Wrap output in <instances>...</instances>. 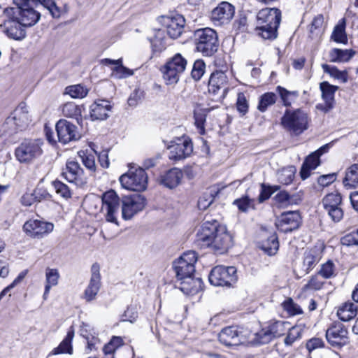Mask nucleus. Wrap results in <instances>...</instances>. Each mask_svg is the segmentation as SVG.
<instances>
[{
  "label": "nucleus",
  "instance_id": "obj_50",
  "mask_svg": "<svg viewBox=\"0 0 358 358\" xmlns=\"http://www.w3.org/2000/svg\"><path fill=\"white\" fill-rule=\"evenodd\" d=\"M322 68L325 73L329 74L331 77L343 83L348 81V73L345 71H340L336 66L328 64H322Z\"/></svg>",
  "mask_w": 358,
  "mask_h": 358
},
{
  "label": "nucleus",
  "instance_id": "obj_56",
  "mask_svg": "<svg viewBox=\"0 0 358 358\" xmlns=\"http://www.w3.org/2000/svg\"><path fill=\"white\" fill-rule=\"evenodd\" d=\"M133 75V71L124 66L122 63L118 64L112 69V76L117 79H123Z\"/></svg>",
  "mask_w": 358,
  "mask_h": 358
},
{
  "label": "nucleus",
  "instance_id": "obj_62",
  "mask_svg": "<svg viewBox=\"0 0 358 358\" xmlns=\"http://www.w3.org/2000/svg\"><path fill=\"white\" fill-rule=\"evenodd\" d=\"M78 154L85 166L92 172H94L96 171L94 157L92 155H87L84 152H80Z\"/></svg>",
  "mask_w": 358,
  "mask_h": 358
},
{
  "label": "nucleus",
  "instance_id": "obj_24",
  "mask_svg": "<svg viewBox=\"0 0 358 358\" xmlns=\"http://www.w3.org/2000/svg\"><path fill=\"white\" fill-rule=\"evenodd\" d=\"M328 342L336 347H341L348 342V331L341 323H335L326 331Z\"/></svg>",
  "mask_w": 358,
  "mask_h": 358
},
{
  "label": "nucleus",
  "instance_id": "obj_36",
  "mask_svg": "<svg viewBox=\"0 0 358 358\" xmlns=\"http://www.w3.org/2000/svg\"><path fill=\"white\" fill-rule=\"evenodd\" d=\"M305 326L302 324H296L287 329V334L284 339V343L287 346H291L294 342L300 340L304 332Z\"/></svg>",
  "mask_w": 358,
  "mask_h": 358
},
{
  "label": "nucleus",
  "instance_id": "obj_1",
  "mask_svg": "<svg viewBox=\"0 0 358 358\" xmlns=\"http://www.w3.org/2000/svg\"><path fill=\"white\" fill-rule=\"evenodd\" d=\"M196 242L201 247L223 253L233 244V238L224 225L217 220L204 221L196 233Z\"/></svg>",
  "mask_w": 358,
  "mask_h": 358
},
{
  "label": "nucleus",
  "instance_id": "obj_46",
  "mask_svg": "<svg viewBox=\"0 0 358 358\" xmlns=\"http://www.w3.org/2000/svg\"><path fill=\"white\" fill-rule=\"evenodd\" d=\"M166 40L164 31L158 29L155 30L154 36L150 38V43L155 51L160 52L166 48Z\"/></svg>",
  "mask_w": 358,
  "mask_h": 358
},
{
  "label": "nucleus",
  "instance_id": "obj_43",
  "mask_svg": "<svg viewBox=\"0 0 358 358\" xmlns=\"http://www.w3.org/2000/svg\"><path fill=\"white\" fill-rule=\"evenodd\" d=\"M260 248L268 255H275L279 248L277 235L274 233L272 234L266 240L262 241Z\"/></svg>",
  "mask_w": 358,
  "mask_h": 358
},
{
  "label": "nucleus",
  "instance_id": "obj_18",
  "mask_svg": "<svg viewBox=\"0 0 358 358\" xmlns=\"http://www.w3.org/2000/svg\"><path fill=\"white\" fill-rule=\"evenodd\" d=\"M157 20L166 29L168 35L172 38H177L180 36L185 24V18L179 14L171 16H161Z\"/></svg>",
  "mask_w": 358,
  "mask_h": 358
},
{
  "label": "nucleus",
  "instance_id": "obj_53",
  "mask_svg": "<svg viewBox=\"0 0 358 358\" xmlns=\"http://www.w3.org/2000/svg\"><path fill=\"white\" fill-rule=\"evenodd\" d=\"M88 90L81 85H75L66 88V94L74 99H82L87 96Z\"/></svg>",
  "mask_w": 358,
  "mask_h": 358
},
{
  "label": "nucleus",
  "instance_id": "obj_31",
  "mask_svg": "<svg viewBox=\"0 0 358 358\" xmlns=\"http://www.w3.org/2000/svg\"><path fill=\"white\" fill-rule=\"evenodd\" d=\"M74 337V330L73 327H71L65 338L62 340V341L59 343V345L53 348L52 351L49 353L48 357L52 355H57L59 354H73V346H72V341Z\"/></svg>",
  "mask_w": 358,
  "mask_h": 358
},
{
  "label": "nucleus",
  "instance_id": "obj_8",
  "mask_svg": "<svg viewBox=\"0 0 358 358\" xmlns=\"http://www.w3.org/2000/svg\"><path fill=\"white\" fill-rule=\"evenodd\" d=\"M187 64V59L180 53L176 54L169 59L162 70L163 78L166 83L167 85L177 83L181 74L185 71Z\"/></svg>",
  "mask_w": 358,
  "mask_h": 358
},
{
  "label": "nucleus",
  "instance_id": "obj_14",
  "mask_svg": "<svg viewBox=\"0 0 358 358\" xmlns=\"http://www.w3.org/2000/svg\"><path fill=\"white\" fill-rule=\"evenodd\" d=\"M167 149L169 158L173 161H179L190 156L193 151V145L189 137L182 136L171 141Z\"/></svg>",
  "mask_w": 358,
  "mask_h": 358
},
{
  "label": "nucleus",
  "instance_id": "obj_34",
  "mask_svg": "<svg viewBox=\"0 0 358 358\" xmlns=\"http://www.w3.org/2000/svg\"><path fill=\"white\" fill-rule=\"evenodd\" d=\"M202 285L201 278L192 276L181 281L180 289L187 294H194L202 289Z\"/></svg>",
  "mask_w": 358,
  "mask_h": 358
},
{
  "label": "nucleus",
  "instance_id": "obj_29",
  "mask_svg": "<svg viewBox=\"0 0 358 358\" xmlns=\"http://www.w3.org/2000/svg\"><path fill=\"white\" fill-rule=\"evenodd\" d=\"M112 106L106 99H98L90 106V117L94 120H104L108 118Z\"/></svg>",
  "mask_w": 358,
  "mask_h": 358
},
{
  "label": "nucleus",
  "instance_id": "obj_22",
  "mask_svg": "<svg viewBox=\"0 0 358 358\" xmlns=\"http://www.w3.org/2000/svg\"><path fill=\"white\" fill-rule=\"evenodd\" d=\"M8 19L1 25L6 35L15 40H22L26 36L25 26L22 25L15 15H6Z\"/></svg>",
  "mask_w": 358,
  "mask_h": 358
},
{
  "label": "nucleus",
  "instance_id": "obj_15",
  "mask_svg": "<svg viewBox=\"0 0 358 358\" xmlns=\"http://www.w3.org/2000/svg\"><path fill=\"white\" fill-rule=\"evenodd\" d=\"M27 236L34 239H42L54 229V224L44 220L30 219L22 227Z\"/></svg>",
  "mask_w": 358,
  "mask_h": 358
},
{
  "label": "nucleus",
  "instance_id": "obj_13",
  "mask_svg": "<svg viewBox=\"0 0 358 358\" xmlns=\"http://www.w3.org/2000/svg\"><path fill=\"white\" fill-rule=\"evenodd\" d=\"M236 280V269L234 266H217L209 274V281L215 286H230Z\"/></svg>",
  "mask_w": 358,
  "mask_h": 358
},
{
  "label": "nucleus",
  "instance_id": "obj_26",
  "mask_svg": "<svg viewBox=\"0 0 358 358\" xmlns=\"http://www.w3.org/2000/svg\"><path fill=\"white\" fill-rule=\"evenodd\" d=\"M257 24L278 27L281 21V11L275 8H265L260 10L256 16Z\"/></svg>",
  "mask_w": 358,
  "mask_h": 358
},
{
  "label": "nucleus",
  "instance_id": "obj_40",
  "mask_svg": "<svg viewBox=\"0 0 358 358\" xmlns=\"http://www.w3.org/2000/svg\"><path fill=\"white\" fill-rule=\"evenodd\" d=\"M278 27H273L270 26V24H257L255 32L257 35L262 39L272 41L275 39L278 36Z\"/></svg>",
  "mask_w": 358,
  "mask_h": 358
},
{
  "label": "nucleus",
  "instance_id": "obj_54",
  "mask_svg": "<svg viewBox=\"0 0 358 358\" xmlns=\"http://www.w3.org/2000/svg\"><path fill=\"white\" fill-rule=\"evenodd\" d=\"M282 307L289 315L294 316L303 313L302 308L296 303L291 298L287 299L282 303Z\"/></svg>",
  "mask_w": 358,
  "mask_h": 358
},
{
  "label": "nucleus",
  "instance_id": "obj_28",
  "mask_svg": "<svg viewBox=\"0 0 358 358\" xmlns=\"http://www.w3.org/2000/svg\"><path fill=\"white\" fill-rule=\"evenodd\" d=\"M228 78L226 73L221 71L213 72L209 79L208 91L217 94L221 92L220 96L224 97L227 91Z\"/></svg>",
  "mask_w": 358,
  "mask_h": 358
},
{
  "label": "nucleus",
  "instance_id": "obj_49",
  "mask_svg": "<svg viewBox=\"0 0 358 358\" xmlns=\"http://www.w3.org/2000/svg\"><path fill=\"white\" fill-rule=\"evenodd\" d=\"M216 193V190L213 188L205 192L198 201V208L202 210H206L213 202Z\"/></svg>",
  "mask_w": 358,
  "mask_h": 358
},
{
  "label": "nucleus",
  "instance_id": "obj_6",
  "mask_svg": "<svg viewBox=\"0 0 358 358\" xmlns=\"http://www.w3.org/2000/svg\"><path fill=\"white\" fill-rule=\"evenodd\" d=\"M252 332L246 328L227 327L218 334L221 343L226 346H236L246 343H254L251 336Z\"/></svg>",
  "mask_w": 358,
  "mask_h": 358
},
{
  "label": "nucleus",
  "instance_id": "obj_48",
  "mask_svg": "<svg viewBox=\"0 0 358 358\" xmlns=\"http://www.w3.org/2000/svg\"><path fill=\"white\" fill-rule=\"evenodd\" d=\"M277 96L273 92H266L259 97L257 109L264 113L268 108L273 105L276 101Z\"/></svg>",
  "mask_w": 358,
  "mask_h": 358
},
{
  "label": "nucleus",
  "instance_id": "obj_25",
  "mask_svg": "<svg viewBox=\"0 0 358 358\" xmlns=\"http://www.w3.org/2000/svg\"><path fill=\"white\" fill-rule=\"evenodd\" d=\"M301 223V216L297 211L282 213L276 221L277 227L285 233L296 229Z\"/></svg>",
  "mask_w": 358,
  "mask_h": 358
},
{
  "label": "nucleus",
  "instance_id": "obj_52",
  "mask_svg": "<svg viewBox=\"0 0 358 358\" xmlns=\"http://www.w3.org/2000/svg\"><path fill=\"white\" fill-rule=\"evenodd\" d=\"M62 114L67 117H76L81 115V110L73 102L64 103L62 107Z\"/></svg>",
  "mask_w": 358,
  "mask_h": 358
},
{
  "label": "nucleus",
  "instance_id": "obj_12",
  "mask_svg": "<svg viewBox=\"0 0 358 358\" xmlns=\"http://www.w3.org/2000/svg\"><path fill=\"white\" fill-rule=\"evenodd\" d=\"M120 198L114 190L105 192L102 196L101 211L108 222L118 225Z\"/></svg>",
  "mask_w": 358,
  "mask_h": 358
},
{
  "label": "nucleus",
  "instance_id": "obj_20",
  "mask_svg": "<svg viewBox=\"0 0 358 358\" xmlns=\"http://www.w3.org/2000/svg\"><path fill=\"white\" fill-rule=\"evenodd\" d=\"M55 129L58 141L64 144L80 138L76 126L66 120H59L55 125Z\"/></svg>",
  "mask_w": 358,
  "mask_h": 358
},
{
  "label": "nucleus",
  "instance_id": "obj_44",
  "mask_svg": "<svg viewBox=\"0 0 358 358\" xmlns=\"http://www.w3.org/2000/svg\"><path fill=\"white\" fill-rule=\"evenodd\" d=\"M320 89L322 92V98L324 101L334 105V94L338 90V87L324 81L320 84Z\"/></svg>",
  "mask_w": 358,
  "mask_h": 358
},
{
  "label": "nucleus",
  "instance_id": "obj_2",
  "mask_svg": "<svg viewBox=\"0 0 358 358\" xmlns=\"http://www.w3.org/2000/svg\"><path fill=\"white\" fill-rule=\"evenodd\" d=\"M310 117L308 113L301 109H287L281 117L280 123L287 131L299 135L308 129Z\"/></svg>",
  "mask_w": 358,
  "mask_h": 358
},
{
  "label": "nucleus",
  "instance_id": "obj_47",
  "mask_svg": "<svg viewBox=\"0 0 358 358\" xmlns=\"http://www.w3.org/2000/svg\"><path fill=\"white\" fill-rule=\"evenodd\" d=\"M345 29V20L343 18L334 27L333 33L331 34V38L336 43L345 44L348 41V38Z\"/></svg>",
  "mask_w": 358,
  "mask_h": 358
},
{
  "label": "nucleus",
  "instance_id": "obj_55",
  "mask_svg": "<svg viewBox=\"0 0 358 358\" xmlns=\"http://www.w3.org/2000/svg\"><path fill=\"white\" fill-rule=\"evenodd\" d=\"M36 1L41 4L44 8H45L53 17H59L61 10L57 6L54 0H35V2Z\"/></svg>",
  "mask_w": 358,
  "mask_h": 358
},
{
  "label": "nucleus",
  "instance_id": "obj_32",
  "mask_svg": "<svg viewBox=\"0 0 358 358\" xmlns=\"http://www.w3.org/2000/svg\"><path fill=\"white\" fill-rule=\"evenodd\" d=\"M357 313V306L352 302H345L338 307L337 315L338 318L348 322L353 319Z\"/></svg>",
  "mask_w": 358,
  "mask_h": 358
},
{
  "label": "nucleus",
  "instance_id": "obj_57",
  "mask_svg": "<svg viewBox=\"0 0 358 358\" xmlns=\"http://www.w3.org/2000/svg\"><path fill=\"white\" fill-rule=\"evenodd\" d=\"M275 205L278 208L288 206L291 203V197L287 192H280L273 198Z\"/></svg>",
  "mask_w": 358,
  "mask_h": 358
},
{
  "label": "nucleus",
  "instance_id": "obj_63",
  "mask_svg": "<svg viewBox=\"0 0 358 358\" xmlns=\"http://www.w3.org/2000/svg\"><path fill=\"white\" fill-rule=\"evenodd\" d=\"M236 108L242 115H245L248 110V102L245 94L242 92L238 94Z\"/></svg>",
  "mask_w": 358,
  "mask_h": 358
},
{
  "label": "nucleus",
  "instance_id": "obj_4",
  "mask_svg": "<svg viewBox=\"0 0 358 358\" xmlns=\"http://www.w3.org/2000/svg\"><path fill=\"white\" fill-rule=\"evenodd\" d=\"M194 40L197 51L204 56H211L217 50V34L213 29L206 27L196 30L194 33Z\"/></svg>",
  "mask_w": 358,
  "mask_h": 358
},
{
  "label": "nucleus",
  "instance_id": "obj_21",
  "mask_svg": "<svg viewBox=\"0 0 358 358\" xmlns=\"http://www.w3.org/2000/svg\"><path fill=\"white\" fill-rule=\"evenodd\" d=\"M100 266L97 263L92 264L91 267V277L88 285L83 293V299L87 302H91L96 296L101 288Z\"/></svg>",
  "mask_w": 358,
  "mask_h": 358
},
{
  "label": "nucleus",
  "instance_id": "obj_9",
  "mask_svg": "<svg viewBox=\"0 0 358 358\" xmlns=\"http://www.w3.org/2000/svg\"><path fill=\"white\" fill-rule=\"evenodd\" d=\"M197 261L196 254L194 251H188L173 262V268L176 277L180 281L193 276Z\"/></svg>",
  "mask_w": 358,
  "mask_h": 358
},
{
  "label": "nucleus",
  "instance_id": "obj_17",
  "mask_svg": "<svg viewBox=\"0 0 358 358\" xmlns=\"http://www.w3.org/2000/svg\"><path fill=\"white\" fill-rule=\"evenodd\" d=\"M341 202V196L337 192L328 194L322 199L324 208L334 222H339L343 217Z\"/></svg>",
  "mask_w": 358,
  "mask_h": 358
},
{
  "label": "nucleus",
  "instance_id": "obj_30",
  "mask_svg": "<svg viewBox=\"0 0 358 358\" xmlns=\"http://www.w3.org/2000/svg\"><path fill=\"white\" fill-rule=\"evenodd\" d=\"M182 176V172L180 169L173 168L161 175L159 182L168 188L173 189L180 184Z\"/></svg>",
  "mask_w": 358,
  "mask_h": 358
},
{
  "label": "nucleus",
  "instance_id": "obj_39",
  "mask_svg": "<svg viewBox=\"0 0 358 358\" xmlns=\"http://www.w3.org/2000/svg\"><path fill=\"white\" fill-rule=\"evenodd\" d=\"M324 30V17L320 14L313 18L310 25V37L313 39L320 38L323 34Z\"/></svg>",
  "mask_w": 358,
  "mask_h": 358
},
{
  "label": "nucleus",
  "instance_id": "obj_37",
  "mask_svg": "<svg viewBox=\"0 0 358 358\" xmlns=\"http://www.w3.org/2000/svg\"><path fill=\"white\" fill-rule=\"evenodd\" d=\"M355 52L352 50H341L334 48L329 52V58L331 62H347L355 55Z\"/></svg>",
  "mask_w": 358,
  "mask_h": 358
},
{
  "label": "nucleus",
  "instance_id": "obj_59",
  "mask_svg": "<svg viewBox=\"0 0 358 358\" xmlns=\"http://www.w3.org/2000/svg\"><path fill=\"white\" fill-rule=\"evenodd\" d=\"M234 204L236 205L238 208L243 212H246L250 208H254V201L250 199L248 196L236 199L234 201Z\"/></svg>",
  "mask_w": 358,
  "mask_h": 358
},
{
  "label": "nucleus",
  "instance_id": "obj_16",
  "mask_svg": "<svg viewBox=\"0 0 358 358\" xmlns=\"http://www.w3.org/2000/svg\"><path fill=\"white\" fill-rule=\"evenodd\" d=\"M145 206V199L141 194L125 196L122 199V217L130 220Z\"/></svg>",
  "mask_w": 358,
  "mask_h": 358
},
{
  "label": "nucleus",
  "instance_id": "obj_27",
  "mask_svg": "<svg viewBox=\"0 0 358 358\" xmlns=\"http://www.w3.org/2000/svg\"><path fill=\"white\" fill-rule=\"evenodd\" d=\"M328 149L329 145L327 144L324 145L306 157L300 171L301 176L303 180L308 178L310 171L315 169L320 165V157L326 152Z\"/></svg>",
  "mask_w": 358,
  "mask_h": 358
},
{
  "label": "nucleus",
  "instance_id": "obj_60",
  "mask_svg": "<svg viewBox=\"0 0 358 358\" xmlns=\"http://www.w3.org/2000/svg\"><path fill=\"white\" fill-rule=\"evenodd\" d=\"M334 264L331 261H328L322 265L318 274L324 278H329L334 275Z\"/></svg>",
  "mask_w": 358,
  "mask_h": 358
},
{
  "label": "nucleus",
  "instance_id": "obj_58",
  "mask_svg": "<svg viewBox=\"0 0 358 358\" xmlns=\"http://www.w3.org/2000/svg\"><path fill=\"white\" fill-rule=\"evenodd\" d=\"M52 186L54 187L57 194L65 199L70 198L71 196V191L69 187L64 183L55 180L52 182Z\"/></svg>",
  "mask_w": 358,
  "mask_h": 358
},
{
  "label": "nucleus",
  "instance_id": "obj_5",
  "mask_svg": "<svg viewBox=\"0 0 358 358\" xmlns=\"http://www.w3.org/2000/svg\"><path fill=\"white\" fill-rule=\"evenodd\" d=\"M31 121L27 106L20 103L8 116L3 124V129L9 134L25 129Z\"/></svg>",
  "mask_w": 358,
  "mask_h": 358
},
{
  "label": "nucleus",
  "instance_id": "obj_64",
  "mask_svg": "<svg viewBox=\"0 0 358 358\" xmlns=\"http://www.w3.org/2000/svg\"><path fill=\"white\" fill-rule=\"evenodd\" d=\"M341 243L345 245H358V229L347 235H345L342 239Z\"/></svg>",
  "mask_w": 358,
  "mask_h": 358
},
{
  "label": "nucleus",
  "instance_id": "obj_45",
  "mask_svg": "<svg viewBox=\"0 0 358 358\" xmlns=\"http://www.w3.org/2000/svg\"><path fill=\"white\" fill-rule=\"evenodd\" d=\"M322 258V250L319 248H312L305 253L303 264L307 269H311Z\"/></svg>",
  "mask_w": 358,
  "mask_h": 358
},
{
  "label": "nucleus",
  "instance_id": "obj_7",
  "mask_svg": "<svg viewBox=\"0 0 358 358\" xmlns=\"http://www.w3.org/2000/svg\"><path fill=\"white\" fill-rule=\"evenodd\" d=\"M120 182L126 189L142 192L148 187V176L143 169L131 167L120 177Z\"/></svg>",
  "mask_w": 358,
  "mask_h": 358
},
{
  "label": "nucleus",
  "instance_id": "obj_3",
  "mask_svg": "<svg viewBox=\"0 0 358 358\" xmlns=\"http://www.w3.org/2000/svg\"><path fill=\"white\" fill-rule=\"evenodd\" d=\"M31 3H35V0H21L16 8H7L4 13L15 15L22 25L31 27L41 18L40 13L31 6Z\"/></svg>",
  "mask_w": 358,
  "mask_h": 358
},
{
  "label": "nucleus",
  "instance_id": "obj_51",
  "mask_svg": "<svg viewBox=\"0 0 358 358\" xmlns=\"http://www.w3.org/2000/svg\"><path fill=\"white\" fill-rule=\"evenodd\" d=\"M295 169L294 166H289L282 169L278 173V181L284 185L291 183L294 178Z\"/></svg>",
  "mask_w": 358,
  "mask_h": 358
},
{
  "label": "nucleus",
  "instance_id": "obj_61",
  "mask_svg": "<svg viewBox=\"0 0 358 358\" xmlns=\"http://www.w3.org/2000/svg\"><path fill=\"white\" fill-rule=\"evenodd\" d=\"M205 64L201 60H196L193 65L191 72L192 77L195 80H199L202 77L205 71Z\"/></svg>",
  "mask_w": 358,
  "mask_h": 358
},
{
  "label": "nucleus",
  "instance_id": "obj_41",
  "mask_svg": "<svg viewBox=\"0 0 358 358\" xmlns=\"http://www.w3.org/2000/svg\"><path fill=\"white\" fill-rule=\"evenodd\" d=\"M123 344L124 341L122 337L113 336L110 341L103 348L105 358H114V353Z\"/></svg>",
  "mask_w": 358,
  "mask_h": 358
},
{
  "label": "nucleus",
  "instance_id": "obj_23",
  "mask_svg": "<svg viewBox=\"0 0 358 358\" xmlns=\"http://www.w3.org/2000/svg\"><path fill=\"white\" fill-rule=\"evenodd\" d=\"M234 15V6L228 2L223 1L212 10L210 19L215 25H222L228 23Z\"/></svg>",
  "mask_w": 358,
  "mask_h": 358
},
{
  "label": "nucleus",
  "instance_id": "obj_19",
  "mask_svg": "<svg viewBox=\"0 0 358 358\" xmlns=\"http://www.w3.org/2000/svg\"><path fill=\"white\" fill-rule=\"evenodd\" d=\"M62 176L68 182L74 183L77 186H83L87 182V178L84 175L83 169L78 162L74 160L67 161Z\"/></svg>",
  "mask_w": 358,
  "mask_h": 358
},
{
  "label": "nucleus",
  "instance_id": "obj_42",
  "mask_svg": "<svg viewBox=\"0 0 358 358\" xmlns=\"http://www.w3.org/2000/svg\"><path fill=\"white\" fill-rule=\"evenodd\" d=\"M276 92L279 94L283 105L286 107L291 106L299 97L298 91H289L281 86L276 87Z\"/></svg>",
  "mask_w": 358,
  "mask_h": 358
},
{
  "label": "nucleus",
  "instance_id": "obj_11",
  "mask_svg": "<svg viewBox=\"0 0 358 358\" xmlns=\"http://www.w3.org/2000/svg\"><path fill=\"white\" fill-rule=\"evenodd\" d=\"M289 329V322L277 321L271 324L267 328L253 334L252 341L257 344H266L274 338L280 337Z\"/></svg>",
  "mask_w": 358,
  "mask_h": 358
},
{
  "label": "nucleus",
  "instance_id": "obj_35",
  "mask_svg": "<svg viewBox=\"0 0 358 358\" xmlns=\"http://www.w3.org/2000/svg\"><path fill=\"white\" fill-rule=\"evenodd\" d=\"M59 273L57 268H47L45 269V285L43 294V299H46L52 287L58 284Z\"/></svg>",
  "mask_w": 358,
  "mask_h": 358
},
{
  "label": "nucleus",
  "instance_id": "obj_38",
  "mask_svg": "<svg viewBox=\"0 0 358 358\" xmlns=\"http://www.w3.org/2000/svg\"><path fill=\"white\" fill-rule=\"evenodd\" d=\"M213 109V108H202L196 106L194 110V117L195 125L200 130V134L204 133V124L207 114Z\"/></svg>",
  "mask_w": 358,
  "mask_h": 358
},
{
  "label": "nucleus",
  "instance_id": "obj_10",
  "mask_svg": "<svg viewBox=\"0 0 358 358\" xmlns=\"http://www.w3.org/2000/svg\"><path fill=\"white\" fill-rule=\"evenodd\" d=\"M41 140L25 141L15 151L17 159L21 163H29L43 154Z\"/></svg>",
  "mask_w": 358,
  "mask_h": 358
},
{
  "label": "nucleus",
  "instance_id": "obj_33",
  "mask_svg": "<svg viewBox=\"0 0 358 358\" xmlns=\"http://www.w3.org/2000/svg\"><path fill=\"white\" fill-rule=\"evenodd\" d=\"M81 335L86 340L87 349L90 352L97 350L101 341L93 329H90L88 326L83 327L81 329Z\"/></svg>",
  "mask_w": 358,
  "mask_h": 358
}]
</instances>
